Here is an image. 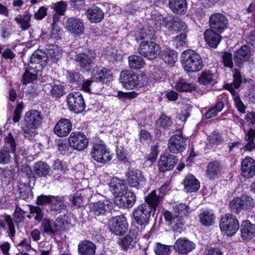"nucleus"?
<instances>
[{
  "mask_svg": "<svg viewBox=\"0 0 255 255\" xmlns=\"http://www.w3.org/2000/svg\"><path fill=\"white\" fill-rule=\"evenodd\" d=\"M161 197H156L154 192L145 197V203L140 204L132 211L133 221L141 228H144L149 223L151 215L156 214Z\"/></svg>",
  "mask_w": 255,
  "mask_h": 255,
  "instance_id": "f257e3e1",
  "label": "nucleus"
},
{
  "mask_svg": "<svg viewBox=\"0 0 255 255\" xmlns=\"http://www.w3.org/2000/svg\"><path fill=\"white\" fill-rule=\"evenodd\" d=\"M43 118L41 113L31 110L27 112L21 121V128L25 137L31 139L38 134L37 128L41 125Z\"/></svg>",
  "mask_w": 255,
  "mask_h": 255,
  "instance_id": "f03ea898",
  "label": "nucleus"
},
{
  "mask_svg": "<svg viewBox=\"0 0 255 255\" xmlns=\"http://www.w3.org/2000/svg\"><path fill=\"white\" fill-rule=\"evenodd\" d=\"M181 64L186 73H196L203 67L201 56L190 49L184 51L181 54Z\"/></svg>",
  "mask_w": 255,
  "mask_h": 255,
  "instance_id": "7ed1b4c3",
  "label": "nucleus"
},
{
  "mask_svg": "<svg viewBox=\"0 0 255 255\" xmlns=\"http://www.w3.org/2000/svg\"><path fill=\"white\" fill-rule=\"evenodd\" d=\"M96 57L97 54L95 50L88 49L84 52L77 53L74 60L80 71L89 73L95 64Z\"/></svg>",
  "mask_w": 255,
  "mask_h": 255,
  "instance_id": "20e7f679",
  "label": "nucleus"
},
{
  "mask_svg": "<svg viewBox=\"0 0 255 255\" xmlns=\"http://www.w3.org/2000/svg\"><path fill=\"white\" fill-rule=\"evenodd\" d=\"M220 230L224 235L232 237L240 228V224L237 217L232 214H226L223 216L219 223Z\"/></svg>",
  "mask_w": 255,
  "mask_h": 255,
  "instance_id": "39448f33",
  "label": "nucleus"
},
{
  "mask_svg": "<svg viewBox=\"0 0 255 255\" xmlns=\"http://www.w3.org/2000/svg\"><path fill=\"white\" fill-rule=\"evenodd\" d=\"M69 110L76 114L82 113L85 109L86 105L83 96L80 92H72L66 97Z\"/></svg>",
  "mask_w": 255,
  "mask_h": 255,
  "instance_id": "423d86ee",
  "label": "nucleus"
},
{
  "mask_svg": "<svg viewBox=\"0 0 255 255\" xmlns=\"http://www.w3.org/2000/svg\"><path fill=\"white\" fill-rule=\"evenodd\" d=\"M47 62L46 52L38 49L31 55L27 65L33 72L37 73L41 71L46 67Z\"/></svg>",
  "mask_w": 255,
  "mask_h": 255,
  "instance_id": "0eeeda50",
  "label": "nucleus"
},
{
  "mask_svg": "<svg viewBox=\"0 0 255 255\" xmlns=\"http://www.w3.org/2000/svg\"><path fill=\"white\" fill-rule=\"evenodd\" d=\"M128 228L127 219L123 215L115 216L109 220V230L116 236H123L128 231Z\"/></svg>",
  "mask_w": 255,
  "mask_h": 255,
  "instance_id": "6e6552de",
  "label": "nucleus"
},
{
  "mask_svg": "<svg viewBox=\"0 0 255 255\" xmlns=\"http://www.w3.org/2000/svg\"><path fill=\"white\" fill-rule=\"evenodd\" d=\"M91 154L95 160L101 163H106L112 159L110 151L102 141L93 142Z\"/></svg>",
  "mask_w": 255,
  "mask_h": 255,
  "instance_id": "1a4fd4ad",
  "label": "nucleus"
},
{
  "mask_svg": "<svg viewBox=\"0 0 255 255\" xmlns=\"http://www.w3.org/2000/svg\"><path fill=\"white\" fill-rule=\"evenodd\" d=\"M210 29L223 33L229 26V20L224 14L220 12L212 13L209 17Z\"/></svg>",
  "mask_w": 255,
  "mask_h": 255,
  "instance_id": "9d476101",
  "label": "nucleus"
},
{
  "mask_svg": "<svg viewBox=\"0 0 255 255\" xmlns=\"http://www.w3.org/2000/svg\"><path fill=\"white\" fill-rule=\"evenodd\" d=\"M160 47L154 41L151 42L142 41L138 48V52L141 55L150 60L155 59L159 54Z\"/></svg>",
  "mask_w": 255,
  "mask_h": 255,
  "instance_id": "9b49d317",
  "label": "nucleus"
},
{
  "mask_svg": "<svg viewBox=\"0 0 255 255\" xmlns=\"http://www.w3.org/2000/svg\"><path fill=\"white\" fill-rule=\"evenodd\" d=\"M186 142L180 130L176 131L168 140V149L173 153H181L186 148Z\"/></svg>",
  "mask_w": 255,
  "mask_h": 255,
  "instance_id": "f8f14e48",
  "label": "nucleus"
},
{
  "mask_svg": "<svg viewBox=\"0 0 255 255\" xmlns=\"http://www.w3.org/2000/svg\"><path fill=\"white\" fill-rule=\"evenodd\" d=\"M88 138L82 131L72 132L68 138L69 146L79 151L86 148L88 146Z\"/></svg>",
  "mask_w": 255,
  "mask_h": 255,
  "instance_id": "ddd939ff",
  "label": "nucleus"
},
{
  "mask_svg": "<svg viewBox=\"0 0 255 255\" xmlns=\"http://www.w3.org/2000/svg\"><path fill=\"white\" fill-rule=\"evenodd\" d=\"M251 58V48L246 44L236 50L233 55L234 63L239 69H241L246 62L250 61Z\"/></svg>",
  "mask_w": 255,
  "mask_h": 255,
  "instance_id": "4468645a",
  "label": "nucleus"
},
{
  "mask_svg": "<svg viewBox=\"0 0 255 255\" xmlns=\"http://www.w3.org/2000/svg\"><path fill=\"white\" fill-rule=\"evenodd\" d=\"M253 199L248 196H242L241 197L234 198L229 204L231 211L235 214L239 213L243 210H246L253 206Z\"/></svg>",
  "mask_w": 255,
  "mask_h": 255,
  "instance_id": "2eb2a0df",
  "label": "nucleus"
},
{
  "mask_svg": "<svg viewBox=\"0 0 255 255\" xmlns=\"http://www.w3.org/2000/svg\"><path fill=\"white\" fill-rule=\"evenodd\" d=\"M65 25L67 31L76 37L80 36L84 32V24L80 18L75 17L68 18L66 21Z\"/></svg>",
  "mask_w": 255,
  "mask_h": 255,
  "instance_id": "dca6fc26",
  "label": "nucleus"
},
{
  "mask_svg": "<svg viewBox=\"0 0 255 255\" xmlns=\"http://www.w3.org/2000/svg\"><path fill=\"white\" fill-rule=\"evenodd\" d=\"M91 213L95 216H105L109 214L112 207V203L108 200L105 199L92 203L89 205Z\"/></svg>",
  "mask_w": 255,
  "mask_h": 255,
  "instance_id": "f3484780",
  "label": "nucleus"
},
{
  "mask_svg": "<svg viewBox=\"0 0 255 255\" xmlns=\"http://www.w3.org/2000/svg\"><path fill=\"white\" fill-rule=\"evenodd\" d=\"M120 81L127 89H133L139 82L138 77L132 71L129 70L121 72Z\"/></svg>",
  "mask_w": 255,
  "mask_h": 255,
  "instance_id": "a211bd4d",
  "label": "nucleus"
},
{
  "mask_svg": "<svg viewBox=\"0 0 255 255\" xmlns=\"http://www.w3.org/2000/svg\"><path fill=\"white\" fill-rule=\"evenodd\" d=\"M109 187L116 198L123 196L125 192L128 190L127 181L121 179L117 176H114L111 179Z\"/></svg>",
  "mask_w": 255,
  "mask_h": 255,
  "instance_id": "6ab92c4d",
  "label": "nucleus"
},
{
  "mask_svg": "<svg viewBox=\"0 0 255 255\" xmlns=\"http://www.w3.org/2000/svg\"><path fill=\"white\" fill-rule=\"evenodd\" d=\"M177 161L175 155L167 152L164 153L160 155L158 161L159 171L163 173L172 169Z\"/></svg>",
  "mask_w": 255,
  "mask_h": 255,
  "instance_id": "aec40b11",
  "label": "nucleus"
},
{
  "mask_svg": "<svg viewBox=\"0 0 255 255\" xmlns=\"http://www.w3.org/2000/svg\"><path fill=\"white\" fill-rule=\"evenodd\" d=\"M165 22V28L171 34L178 33L188 28L186 23L177 17L169 16L168 19Z\"/></svg>",
  "mask_w": 255,
  "mask_h": 255,
  "instance_id": "412c9836",
  "label": "nucleus"
},
{
  "mask_svg": "<svg viewBox=\"0 0 255 255\" xmlns=\"http://www.w3.org/2000/svg\"><path fill=\"white\" fill-rule=\"evenodd\" d=\"M240 69H239L238 68L234 69L233 71V82L226 83L224 86L225 89L229 91L231 94H236L238 93L235 89L239 88L243 83H245L248 81L246 78L243 79V77L240 71Z\"/></svg>",
  "mask_w": 255,
  "mask_h": 255,
  "instance_id": "4be33fe9",
  "label": "nucleus"
},
{
  "mask_svg": "<svg viewBox=\"0 0 255 255\" xmlns=\"http://www.w3.org/2000/svg\"><path fill=\"white\" fill-rule=\"evenodd\" d=\"M196 245L185 238H179L176 240L173 246L174 249L179 254L187 255L195 249Z\"/></svg>",
  "mask_w": 255,
  "mask_h": 255,
  "instance_id": "5701e85b",
  "label": "nucleus"
},
{
  "mask_svg": "<svg viewBox=\"0 0 255 255\" xmlns=\"http://www.w3.org/2000/svg\"><path fill=\"white\" fill-rule=\"evenodd\" d=\"M136 201V196L132 191L125 192L124 195L120 197H117L114 201L115 204L121 208H129L133 206Z\"/></svg>",
  "mask_w": 255,
  "mask_h": 255,
  "instance_id": "b1692460",
  "label": "nucleus"
},
{
  "mask_svg": "<svg viewBox=\"0 0 255 255\" xmlns=\"http://www.w3.org/2000/svg\"><path fill=\"white\" fill-rule=\"evenodd\" d=\"M137 232L130 230L128 234L123 238H119L118 243L122 250L127 251L129 249L135 247L137 242Z\"/></svg>",
  "mask_w": 255,
  "mask_h": 255,
  "instance_id": "393cba45",
  "label": "nucleus"
},
{
  "mask_svg": "<svg viewBox=\"0 0 255 255\" xmlns=\"http://www.w3.org/2000/svg\"><path fill=\"white\" fill-rule=\"evenodd\" d=\"M72 124L69 119L62 118L56 124L53 131L59 137L68 135L72 130Z\"/></svg>",
  "mask_w": 255,
  "mask_h": 255,
  "instance_id": "a878e982",
  "label": "nucleus"
},
{
  "mask_svg": "<svg viewBox=\"0 0 255 255\" xmlns=\"http://www.w3.org/2000/svg\"><path fill=\"white\" fill-rule=\"evenodd\" d=\"M90 191L88 189H82L69 197V200L73 204L78 207H83L88 203L91 197Z\"/></svg>",
  "mask_w": 255,
  "mask_h": 255,
  "instance_id": "bb28decb",
  "label": "nucleus"
},
{
  "mask_svg": "<svg viewBox=\"0 0 255 255\" xmlns=\"http://www.w3.org/2000/svg\"><path fill=\"white\" fill-rule=\"evenodd\" d=\"M240 227L241 237L245 241H249L255 237V225L249 220L242 222Z\"/></svg>",
  "mask_w": 255,
  "mask_h": 255,
  "instance_id": "cd10ccee",
  "label": "nucleus"
},
{
  "mask_svg": "<svg viewBox=\"0 0 255 255\" xmlns=\"http://www.w3.org/2000/svg\"><path fill=\"white\" fill-rule=\"evenodd\" d=\"M221 33L207 29L204 33L205 40L210 47L216 48L222 39Z\"/></svg>",
  "mask_w": 255,
  "mask_h": 255,
  "instance_id": "c85d7f7f",
  "label": "nucleus"
},
{
  "mask_svg": "<svg viewBox=\"0 0 255 255\" xmlns=\"http://www.w3.org/2000/svg\"><path fill=\"white\" fill-rule=\"evenodd\" d=\"M198 82L200 84L206 87H212L217 83V76L210 70H205L202 72L199 76Z\"/></svg>",
  "mask_w": 255,
  "mask_h": 255,
  "instance_id": "c756f323",
  "label": "nucleus"
},
{
  "mask_svg": "<svg viewBox=\"0 0 255 255\" xmlns=\"http://www.w3.org/2000/svg\"><path fill=\"white\" fill-rule=\"evenodd\" d=\"M41 222L40 229L42 233L50 236L55 235L59 233L58 227L52 220L45 218Z\"/></svg>",
  "mask_w": 255,
  "mask_h": 255,
  "instance_id": "7c9ffc66",
  "label": "nucleus"
},
{
  "mask_svg": "<svg viewBox=\"0 0 255 255\" xmlns=\"http://www.w3.org/2000/svg\"><path fill=\"white\" fill-rule=\"evenodd\" d=\"M45 50L47 61H51L52 63H57L62 57V51L56 45L47 44Z\"/></svg>",
  "mask_w": 255,
  "mask_h": 255,
  "instance_id": "2f4dec72",
  "label": "nucleus"
},
{
  "mask_svg": "<svg viewBox=\"0 0 255 255\" xmlns=\"http://www.w3.org/2000/svg\"><path fill=\"white\" fill-rule=\"evenodd\" d=\"M168 7L174 13L184 15L187 11L186 0H168Z\"/></svg>",
  "mask_w": 255,
  "mask_h": 255,
  "instance_id": "473e14b6",
  "label": "nucleus"
},
{
  "mask_svg": "<svg viewBox=\"0 0 255 255\" xmlns=\"http://www.w3.org/2000/svg\"><path fill=\"white\" fill-rule=\"evenodd\" d=\"M156 38L153 26L147 23L140 29L138 39L142 40V41L151 42V41H155Z\"/></svg>",
  "mask_w": 255,
  "mask_h": 255,
  "instance_id": "72a5a7b5",
  "label": "nucleus"
},
{
  "mask_svg": "<svg viewBox=\"0 0 255 255\" xmlns=\"http://www.w3.org/2000/svg\"><path fill=\"white\" fill-rule=\"evenodd\" d=\"M86 14L92 23L100 22L104 17V13L102 10L95 5H93L88 8L86 11Z\"/></svg>",
  "mask_w": 255,
  "mask_h": 255,
  "instance_id": "f704fd0d",
  "label": "nucleus"
},
{
  "mask_svg": "<svg viewBox=\"0 0 255 255\" xmlns=\"http://www.w3.org/2000/svg\"><path fill=\"white\" fill-rule=\"evenodd\" d=\"M84 92L92 94H98L101 90V85H98L97 82L91 79H85L84 81L79 85L78 87Z\"/></svg>",
  "mask_w": 255,
  "mask_h": 255,
  "instance_id": "c9c22d12",
  "label": "nucleus"
},
{
  "mask_svg": "<svg viewBox=\"0 0 255 255\" xmlns=\"http://www.w3.org/2000/svg\"><path fill=\"white\" fill-rule=\"evenodd\" d=\"M96 246L89 240L82 241L78 245V253L80 255H94Z\"/></svg>",
  "mask_w": 255,
  "mask_h": 255,
  "instance_id": "e433bc0d",
  "label": "nucleus"
},
{
  "mask_svg": "<svg viewBox=\"0 0 255 255\" xmlns=\"http://www.w3.org/2000/svg\"><path fill=\"white\" fill-rule=\"evenodd\" d=\"M184 189L187 192H196L200 187V183L195 176H186L183 181Z\"/></svg>",
  "mask_w": 255,
  "mask_h": 255,
  "instance_id": "4c0bfd02",
  "label": "nucleus"
},
{
  "mask_svg": "<svg viewBox=\"0 0 255 255\" xmlns=\"http://www.w3.org/2000/svg\"><path fill=\"white\" fill-rule=\"evenodd\" d=\"M66 75L68 82L76 87L78 88L84 81V77L79 71L67 70Z\"/></svg>",
  "mask_w": 255,
  "mask_h": 255,
  "instance_id": "58836bf2",
  "label": "nucleus"
},
{
  "mask_svg": "<svg viewBox=\"0 0 255 255\" xmlns=\"http://www.w3.org/2000/svg\"><path fill=\"white\" fill-rule=\"evenodd\" d=\"M32 15L28 11H25L23 14H18L14 18L15 21L22 30L28 29L30 26Z\"/></svg>",
  "mask_w": 255,
  "mask_h": 255,
  "instance_id": "ea45409f",
  "label": "nucleus"
},
{
  "mask_svg": "<svg viewBox=\"0 0 255 255\" xmlns=\"http://www.w3.org/2000/svg\"><path fill=\"white\" fill-rule=\"evenodd\" d=\"M241 170L243 173H247L248 175H255V160L247 156L241 163Z\"/></svg>",
  "mask_w": 255,
  "mask_h": 255,
  "instance_id": "a19ab883",
  "label": "nucleus"
},
{
  "mask_svg": "<svg viewBox=\"0 0 255 255\" xmlns=\"http://www.w3.org/2000/svg\"><path fill=\"white\" fill-rule=\"evenodd\" d=\"M175 88L180 92H192L195 90V87L184 78L178 79L175 85Z\"/></svg>",
  "mask_w": 255,
  "mask_h": 255,
  "instance_id": "79ce46f5",
  "label": "nucleus"
},
{
  "mask_svg": "<svg viewBox=\"0 0 255 255\" xmlns=\"http://www.w3.org/2000/svg\"><path fill=\"white\" fill-rule=\"evenodd\" d=\"M17 187L19 194V198L26 200L28 198L33 197L32 189L30 188L29 184L27 185L25 183L19 181Z\"/></svg>",
  "mask_w": 255,
  "mask_h": 255,
  "instance_id": "37998d69",
  "label": "nucleus"
},
{
  "mask_svg": "<svg viewBox=\"0 0 255 255\" xmlns=\"http://www.w3.org/2000/svg\"><path fill=\"white\" fill-rule=\"evenodd\" d=\"M67 4L66 2L61 0L59 2L52 3L51 7L53 8L55 11L53 14V19L54 21H58L59 16L64 15L67 9Z\"/></svg>",
  "mask_w": 255,
  "mask_h": 255,
  "instance_id": "c03bdc74",
  "label": "nucleus"
},
{
  "mask_svg": "<svg viewBox=\"0 0 255 255\" xmlns=\"http://www.w3.org/2000/svg\"><path fill=\"white\" fill-rule=\"evenodd\" d=\"M215 215L211 212L204 211L199 215L200 223L204 226H211L215 223Z\"/></svg>",
  "mask_w": 255,
  "mask_h": 255,
  "instance_id": "a18cd8bd",
  "label": "nucleus"
},
{
  "mask_svg": "<svg viewBox=\"0 0 255 255\" xmlns=\"http://www.w3.org/2000/svg\"><path fill=\"white\" fill-rule=\"evenodd\" d=\"M51 86V89L49 93L47 94L55 100H59L63 97L66 93L65 88L64 85L61 84H49Z\"/></svg>",
  "mask_w": 255,
  "mask_h": 255,
  "instance_id": "49530a36",
  "label": "nucleus"
},
{
  "mask_svg": "<svg viewBox=\"0 0 255 255\" xmlns=\"http://www.w3.org/2000/svg\"><path fill=\"white\" fill-rule=\"evenodd\" d=\"M221 163L218 160L211 161L207 166L206 172L208 175H218L222 170Z\"/></svg>",
  "mask_w": 255,
  "mask_h": 255,
  "instance_id": "de8ad7c7",
  "label": "nucleus"
},
{
  "mask_svg": "<svg viewBox=\"0 0 255 255\" xmlns=\"http://www.w3.org/2000/svg\"><path fill=\"white\" fill-rule=\"evenodd\" d=\"M128 64L129 68L132 70L139 69L145 64L143 58L136 55H132L128 57Z\"/></svg>",
  "mask_w": 255,
  "mask_h": 255,
  "instance_id": "09e8293b",
  "label": "nucleus"
},
{
  "mask_svg": "<svg viewBox=\"0 0 255 255\" xmlns=\"http://www.w3.org/2000/svg\"><path fill=\"white\" fill-rule=\"evenodd\" d=\"M127 181L129 186L136 189L145 186L147 183L144 176H128Z\"/></svg>",
  "mask_w": 255,
  "mask_h": 255,
  "instance_id": "8fccbe9b",
  "label": "nucleus"
},
{
  "mask_svg": "<svg viewBox=\"0 0 255 255\" xmlns=\"http://www.w3.org/2000/svg\"><path fill=\"white\" fill-rule=\"evenodd\" d=\"M161 58L169 64H174L177 59V53L170 49H167L161 52Z\"/></svg>",
  "mask_w": 255,
  "mask_h": 255,
  "instance_id": "3c124183",
  "label": "nucleus"
},
{
  "mask_svg": "<svg viewBox=\"0 0 255 255\" xmlns=\"http://www.w3.org/2000/svg\"><path fill=\"white\" fill-rule=\"evenodd\" d=\"M188 28L186 29V30L181 31L173 37V42L176 45L177 48H179L180 47L187 46L188 44V37L187 34L188 33Z\"/></svg>",
  "mask_w": 255,
  "mask_h": 255,
  "instance_id": "603ef678",
  "label": "nucleus"
},
{
  "mask_svg": "<svg viewBox=\"0 0 255 255\" xmlns=\"http://www.w3.org/2000/svg\"><path fill=\"white\" fill-rule=\"evenodd\" d=\"M4 144L2 147L6 150H9L12 153H14L17 143L11 132H9L4 138Z\"/></svg>",
  "mask_w": 255,
  "mask_h": 255,
  "instance_id": "864d4df0",
  "label": "nucleus"
},
{
  "mask_svg": "<svg viewBox=\"0 0 255 255\" xmlns=\"http://www.w3.org/2000/svg\"><path fill=\"white\" fill-rule=\"evenodd\" d=\"M33 167L34 171L37 175H47L50 171L49 166L43 161L35 163Z\"/></svg>",
  "mask_w": 255,
  "mask_h": 255,
  "instance_id": "5fc2aeb1",
  "label": "nucleus"
},
{
  "mask_svg": "<svg viewBox=\"0 0 255 255\" xmlns=\"http://www.w3.org/2000/svg\"><path fill=\"white\" fill-rule=\"evenodd\" d=\"M49 206L51 210L60 213L64 207V202L59 196H52Z\"/></svg>",
  "mask_w": 255,
  "mask_h": 255,
  "instance_id": "6e6d98bb",
  "label": "nucleus"
},
{
  "mask_svg": "<svg viewBox=\"0 0 255 255\" xmlns=\"http://www.w3.org/2000/svg\"><path fill=\"white\" fill-rule=\"evenodd\" d=\"M189 207L184 204H179L174 208V212L177 218H182L189 214Z\"/></svg>",
  "mask_w": 255,
  "mask_h": 255,
  "instance_id": "4d7b16f0",
  "label": "nucleus"
},
{
  "mask_svg": "<svg viewBox=\"0 0 255 255\" xmlns=\"http://www.w3.org/2000/svg\"><path fill=\"white\" fill-rule=\"evenodd\" d=\"M224 107V104L223 102L218 99L215 106L212 108L208 110L205 114V117L207 119H211L216 115L221 112Z\"/></svg>",
  "mask_w": 255,
  "mask_h": 255,
  "instance_id": "13d9d810",
  "label": "nucleus"
},
{
  "mask_svg": "<svg viewBox=\"0 0 255 255\" xmlns=\"http://www.w3.org/2000/svg\"><path fill=\"white\" fill-rule=\"evenodd\" d=\"M168 17H164L161 15H152L151 17L149 19L148 24L150 25H156L161 27L163 25L165 28L166 20L168 19Z\"/></svg>",
  "mask_w": 255,
  "mask_h": 255,
  "instance_id": "bf43d9fd",
  "label": "nucleus"
},
{
  "mask_svg": "<svg viewBox=\"0 0 255 255\" xmlns=\"http://www.w3.org/2000/svg\"><path fill=\"white\" fill-rule=\"evenodd\" d=\"M33 70L29 69L28 66L25 68V71L22 77V82L23 84H27L28 83H33L37 79V75L33 74L30 72Z\"/></svg>",
  "mask_w": 255,
  "mask_h": 255,
  "instance_id": "052dcab7",
  "label": "nucleus"
},
{
  "mask_svg": "<svg viewBox=\"0 0 255 255\" xmlns=\"http://www.w3.org/2000/svg\"><path fill=\"white\" fill-rule=\"evenodd\" d=\"M143 3L141 0H132L128 4H127L125 8V11L128 14H133L139 10Z\"/></svg>",
  "mask_w": 255,
  "mask_h": 255,
  "instance_id": "680f3d73",
  "label": "nucleus"
},
{
  "mask_svg": "<svg viewBox=\"0 0 255 255\" xmlns=\"http://www.w3.org/2000/svg\"><path fill=\"white\" fill-rule=\"evenodd\" d=\"M100 74L103 79L100 81V85L102 86L103 84H107L113 80V74L110 69L102 66H100Z\"/></svg>",
  "mask_w": 255,
  "mask_h": 255,
  "instance_id": "e2e57ef3",
  "label": "nucleus"
},
{
  "mask_svg": "<svg viewBox=\"0 0 255 255\" xmlns=\"http://www.w3.org/2000/svg\"><path fill=\"white\" fill-rule=\"evenodd\" d=\"M30 214H35L34 219L38 222H40L44 218V212L42 209L40 208V206L29 205Z\"/></svg>",
  "mask_w": 255,
  "mask_h": 255,
  "instance_id": "0e129e2a",
  "label": "nucleus"
},
{
  "mask_svg": "<svg viewBox=\"0 0 255 255\" xmlns=\"http://www.w3.org/2000/svg\"><path fill=\"white\" fill-rule=\"evenodd\" d=\"M0 25L1 37L3 39L8 38L12 30V24L9 21H3Z\"/></svg>",
  "mask_w": 255,
  "mask_h": 255,
  "instance_id": "69168bd1",
  "label": "nucleus"
},
{
  "mask_svg": "<svg viewBox=\"0 0 255 255\" xmlns=\"http://www.w3.org/2000/svg\"><path fill=\"white\" fill-rule=\"evenodd\" d=\"M171 246L157 243L154 252L157 255H169L171 252Z\"/></svg>",
  "mask_w": 255,
  "mask_h": 255,
  "instance_id": "338daca9",
  "label": "nucleus"
},
{
  "mask_svg": "<svg viewBox=\"0 0 255 255\" xmlns=\"http://www.w3.org/2000/svg\"><path fill=\"white\" fill-rule=\"evenodd\" d=\"M152 78L155 82L164 81L167 78L166 71L160 68L155 69L152 73Z\"/></svg>",
  "mask_w": 255,
  "mask_h": 255,
  "instance_id": "774afa93",
  "label": "nucleus"
}]
</instances>
